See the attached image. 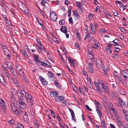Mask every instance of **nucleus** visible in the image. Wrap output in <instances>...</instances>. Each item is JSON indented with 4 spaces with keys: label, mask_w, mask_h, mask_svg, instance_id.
I'll return each mask as SVG.
<instances>
[{
    "label": "nucleus",
    "mask_w": 128,
    "mask_h": 128,
    "mask_svg": "<svg viewBox=\"0 0 128 128\" xmlns=\"http://www.w3.org/2000/svg\"><path fill=\"white\" fill-rule=\"evenodd\" d=\"M24 97L26 98V102L30 106L33 105L34 100L31 94L27 93Z\"/></svg>",
    "instance_id": "1"
},
{
    "label": "nucleus",
    "mask_w": 128,
    "mask_h": 128,
    "mask_svg": "<svg viewBox=\"0 0 128 128\" xmlns=\"http://www.w3.org/2000/svg\"><path fill=\"white\" fill-rule=\"evenodd\" d=\"M57 16L55 12L53 11H50V18L51 20L54 21L56 20Z\"/></svg>",
    "instance_id": "2"
},
{
    "label": "nucleus",
    "mask_w": 128,
    "mask_h": 128,
    "mask_svg": "<svg viewBox=\"0 0 128 128\" xmlns=\"http://www.w3.org/2000/svg\"><path fill=\"white\" fill-rule=\"evenodd\" d=\"M94 43L92 44V48L95 49H98L100 47V44L96 40L94 39Z\"/></svg>",
    "instance_id": "3"
},
{
    "label": "nucleus",
    "mask_w": 128,
    "mask_h": 128,
    "mask_svg": "<svg viewBox=\"0 0 128 128\" xmlns=\"http://www.w3.org/2000/svg\"><path fill=\"white\" fill-rule=\"evenodd\" d=\"M16 94L18 97V99H21V98H23V96H24V93L22 92L19 90L16 91Z\"/></svg>",
    "instance_id": "4"
},
{
    "label": "nucleus",
    "mask_w": 128,
    "mask_h": 128,
    "mask_svg": "<svg viewBox=\"0 0 128 128\" xmlns=\"http://www.w3.org/2000/svg\"><path fill=\"white\" fill-rule=\"evenodd\" d=\"M55 99L56 102H60L64 100V98L63 96H58L57 97H55Z\"/></svg>",
    "instance_id": "5"
},
{
    "label": "nucleus",
    "mask_w": 128,
    "mask_h": 128,
    "mask_svg": "<svg viewBox=\"0 0 128 128\" xmlns=\"http://www.w3.org/2000/svg\"><path fill=\"white\" fill-rule=\"evenodd\" d=\"M93 66V65L92 64L89 63L88 67V69L92 74L94 73V68H92Z\"/></svg>",
    "instance_id": "6"
},
{
    "label": "nucleus",
    "mask_w": 128,
    "mask_h": 128,
    "mask_svg": "<svg viewBox=\"0 0 128 128\" xmlns=\"http://www.w3.org/2000/svg\"><path fill=\"white\" fill-rule=\"evenodd\" d=\"M97 65L98 67L100 68H102L103 66V64L102 63V60L100 59H98L97 60Z\"/></svg>",
    "instance_id": "7"
},
{
    "label": "nucleus",
    "mask_w": 128,
    "mask_h": 128,
    "mask_svg": "<svg viewBox=\"0 0 128 128\" xmlns=\"http://www.w3.org/2000/svg\"><path fill=\"white\" fill-rule=\"evenodd\" d=\"M24 100V98H21V99H18V102L20 104V106H25V104L23 102Z\"/></svg>",
    "instance_id": "8"
},
{
    "label": "nucleus",
    "mask_w": 128,
    "mask_h": 128,
    "mask_svg": "<svg viewBox=\"0 0 128 128\" xmlns=\"http://www.w3.org/2000/svg\"><path fill=\"white\" fill-rule=\"evenodd\" d=\"M10 105L11 108L13 112L17 109V107L15 106L13 102V103L10 102Z\"/></svg>",
    "instance_id": "9"
},
{
    "label": "nucleus",
    "mask_w": 128,
    "mask_h": 128,
    "mask_svg": "<svg viewBox=\"0 0 128 128\" xmlns=\"http://www.w3.org/2000/svg\"><path fill=\"white\" fill-rule=\"evenodd\" d=\"M0 82L2 84H4L6 83L5 78L2 74H0Z\"/></svg>",
    "instance_id": "10"
},
{
    "label": "nucleus",
    "mask_w": 128,
    "mask_h": 128,
    "mask_svg": "<svg viewBox=\"0 0 128 128\" xmlns=\"http://www.w3.org/2000/svg\"><path fill=\"white\" fill-rule=\"evenodd\" d=\"M33 56L34 58V61L35 62H37V64L39 62H40V60L39 59V58L36 55L34 54L33 55Z\"/></svg>",
    "instance_id": "11"
},
{
    "label": "nucleus",
    "mask_w": 128,
    "mask_h": 128,
    "mask_svg": "<svg viewBox=\"0 0 128 128\" xmlns=\"http://www.w3.org/2000/svg\"><path fill=\"white\" fill-rule=\"evenodd\" d=\"M60 30L62 32L65 34H66L68 32L67 28L65 26H63L62 27Z\"/></svg>",
    "instance_id": "12"
},
{
    "label": "nucleus",
    "mask_w": 128,
    "mask_h": 128,
    "mask_svg": "<svg viewBox=\"0 0 128 128\" xmlns=\"http://www.w3.org/2000/svg\"><path fill=\"white\" fill-rule=\"evenodd\" d=\"M118 90L120 91V93L122 95H124L126 93V90L122 88H120Z\"/></svg>",
    "instance_id": "13"
},
{
    "label": "nucleus",
    "mask_w": 128,
    "mask_h": 128,
    "mask_svg": "<svg viewBox=\"0 0 128 128\" xmlns=\"http://www.w3.org/2000/svg\"><path fill=\"white\" fill-rule=\"evenodd\" d=\"M20 88L21 90L20 92H23L24 93V97L26 95V94L28 93V94H29V93L28 92H26L25 90L24 89V88L23 87H21L20 86Z\"/></svg>",
    "instance_id": "14"
},
{
    "label": "nucleus",
    "mask_w": 128,
    "mask_h": 128,
    "mask_svg": "<svg viewBox=\"0 0 128 128\" xmlns=\"http://www.w3.org/2000/svg\"><path fill=\"white\" fill-rule=\"evenodd\" d=\"M36 20L38 22V24L42 26V28L43 26V27H44V26L43 25V22L42 20L38 18H36Z\"/></svg>",
    "instance_id": "15"
},
{
    "label": "nucleus",
    "mask_w": 128,
    "mask_h": 128,
    "mask_svg": "<svg viewBox=\"0 0 128 128\" xmlns=\"http://www.w3.org/2000/svg\"><path fill=\"white\" fill-rule=\"evenodd\" d=\"M0 106L3 107H5L6 105L5 104V102L2 99L0 100Z\"/></svg>",
    "instance_id": "16"
},
{
    "label": "nucleus",
    "mask_w": 128,
    "mask_h": 128,
    "mask_svg": "<svg viewBox=\"0 0 128 128\" xmlns=\"http://www.w3.org/2000/svg\"><path fill=\"white\" fill-rule=\"evenodd\" d=\"M36 48L39 53H41L42 52L41 48H40L38 45H37L36 46Z\"/></svg>",
    "instance_id": "17"
},
{
    "label": "nucleus",
    "mask_w": 128,
    "mask_h": 128,
    "mask_svg": "<svg viewBox=\"0 0 128 128\" xmlns=\"http://www.w3.org/2000/svg\"><path fill=\"white\" fill-rule=\"evenodd\" d=\"M20 5L19 6H20V8H23L24 9H27V8L26 7V6L25 4L22 3V2H20Z\"/></svg>",
    "instance_id": "18"
},
{
    "label": "nucleus",
    "mask_w": 128,
    "mask_h": 128,
    "mask_svg": "<svg viewBox=\"0 0 128 128\" xmlns=\"http://www.w3.org/2000/svg\"><path fill=\"white\" fill-rule=\"evenodd\" d=\"M1 46H2V48L3 49V51L4 52V53H5V52L6 51L7 52H10L9 50H8V49L6 48V47L5 45H1Z\"/></svg>",
    "instance_id": "19"
},
{
    "label": "nucleus",
    "mask_w": 128,
    "mask_h": 128,
    "mask_svg": "<svg viewBox=\"0 0 128 128\" xmlns=\"http://www.w3.org/2000/svg\"><path fill=\"white\" fill-rule=\"evenodd\" d=\"M110 109L113 111L114 114L116 117L118 116V115L117 113V112L114 109L111 108L110 107Z\"/></svg>",
    "instance_id": "20"
},
{
    "label": "nucleus",
    "mask_w": 128,
    "mask_h": 128,
    "mask_svg": "<svg viewBox=\"0 0 128 128\" xmlns=\"http://www.w3.org/2000/svg\"><path fill=\"white\" fill-rule=\"evenodd\" d=\"M48 75L49 78H54L53 74L51 71L48 72Z\"/></svg>",
    "instance_id": "21"
},
{
    "label": "nucleus",
    "mask_w": 128,
    "mask_h": 128,
    "mask_svg": "<svg viewBox=\"0 0 128 128\" xmlns=\"http://www.w3.org/2000/svg\"><path fill=\"white\" fill-rule=\"evenodd\" d=\"M54 84L56 87H60L61 86V84L58 82L57 80H55L54 81Z\"/></svg>",
    "instance_id": "22"
},
{
    "label": "nucleus",
    "mask_w": 128,
    "mask_h": 128,
    "mask_svg": "<svg viewBox=\"0 0 128 128\" xmlns=\"http://www.w3.org/2000/svg\"><path fill=\"white\" fill-rule=\"evenodd\" d=\"M94 103L96 105H97V106H98L100 109H101L100 107L102 108V106L101 104H100L99 102H97L96 100L94 101ZM96 107H97V106H96Z\"/></svg>",
    "instance_id": "23"
},
{
    "label": "nucleus",
    "mask_w": 128,
    "mask_h": 128,
    "mask_svg": "<svg viewBox=\"0 0 128 128\" xmlns=\"http://www.w3.org/2000/svg\"><path fill=\"white\" fill-rule=\"evenodd\" d=\"M76 4L77 6L78 7V8H80V9L82 11V8H81V3L78 2L76 1Z\"/></svg>",
    "instance_id": "24"
},
{
    "label": "nucleus",
    "mask_w": 128,
    "mask_h": 128,
    "mask_svg": "<svg viewBox=\"0 0 128 128\" xmlns=\"http://www.w3.org/2000/svg\"><path fill=\"white\" fill-rule=\"evenodd\" d=\"M38 64L39 66L40 65H42L45 67H46L48 65V64H47L41 61H40V63H38Z\"/></svg>",
    "instance_id": "25"
},
{
    "label": "nucleus",
    "mask_w": 128,
    "mask_h": 128,
    "mask_svg": "<svg viewBox=\"0 0 128 128\" xmlns=\"http://www.w3.org/2000/svg\"><path fill=\"white\" fill-rule=\"evenodd\" d=\"M122 7H123V10H125L126 8L128 7V4H126V5H124L122 3V4H121V5H120Z\"/></svg>",
    "instance_id": "26"
},
{
    "label": "nucleus",
    "mask_w": 128,
    "mask_h": 128,
    "mask_svg": "<svg viewBox=\"0 0 128 128\" xmlns=\"http://www.w3.org/2000/svg\"><path fill=\"white\" fill-rule=\"evenodd\" d=\"M19 74L20 75L21 77L23 76H24V72L22 70V69H21L20 70H19Z\"/></svg>",
    "instance_id": "27"
},
{
    "label": "nucleus",
    "mask_w": 128,
    "mask_h": 128,
    "mask_svg": "<svg viewBox=\"0 0 128 128\" xmlns=\"http://www.w3.org/2000/svg\"><path fill=\"white\" fill-rule=\"evenodd\" d=\"M22 78L23 80L26 83H28V79L26 78V77L24 76H22Z\"/></svg>",
    "instance_id": "28"
},
{
    "label": "nucleus",
    "mask_w": 128,
    "mask_h": 128,
    "mask_svg": "<svg viewBox=\"0 0 128 128\" xmlns=\"http://www.w3.org/2000/svg\"><path fill=\"white\" fill-rule=\"evenodd\" d=\"M94 84L96 90H98L99 88H100V85L99 84H98V83L96 82H94Z\"/></svg>",
    "instance_id": "29"
},
{
    "label": "nucleus",
    "mask_w": 128,
    "mask_h": 128,
    "mask_svg": "<svg viewBox=\"0 0 128 128\" xmlns=\"http://www.w3.org/2000/svg\"><path fill=\"white\" fill-rule=\"evenodd\" d=\"M17 128H24V126L20 123L18 122L17 125Z\"/></svg>",
    "instance_id": "30"
},
{
    "label": "nucleus",
    "mask_w": 128,
    "mask_h": 128,
    "mask_svg": "<svg viewBox=\"0 0 128 128\" xmlns=\"http://www.w3.org/2000/svg\"><path fill=\"white\" fill-rule=\"evenodd\" d=\"M14 83L18 87H19L20 86V84L18 82L17 80H14Z\"/></svg>",
    "instance_id": "31"
},
{
    "label": "nucleus",
    "mask_w": 128,
    "mask_h": 128,
    "mask_svg": "<svg viewBox=\"0 0 128 128\" xmlns=\"http://www.w3.org/2000/svg\"><path fill=\"white\" fill-rule=\"evenodd\" d=\"M105 120H102L101 122V124L103 127L105 128H106V126L105 124L104 121Z\"/></svg>",
    "instance_id": "32"
},
{
    "label": "nucleus",
    "mask_w": 128,
    "mask_h": 128,
    "mask_svg": "<svg viewBox=\"0 0 128 128\" xmlns=\"http://www.w3.org/2000/svg\"><path fill=\"white\" fill-rule=\"evenodd\" d=\"M41 4L43 6H45L46 5L49 6V4L47 3V2H46L45 1H43V2H41Z\"/></svg>",
    "instance_id": "33"
},
{
    "label": "nucleus",
    "mask_w": 128,
    "mask_h": 128,
    "mask_svg": "<svg viewBox=\"0 0 128 128\" xmlns=\"http://www.w3.org/2000/svg\"><path fill=\"white\" fill-rule=\"evenodd\" d=\"M40 13L43 16L44 18H45L46 19L48 18V16L46 14L43 12L42 11L40 12Z\"/></svg>",
    "instance_id": "34"
},
{
    "label": "nucleus",
    "mask_w": 128,
    "mask_h": 128,
    "mask_svg": "<svg viewBox=\"0 0 128 128\" xmlns=\"http://www.w3.org/2000/svg\"><path fill=\"white\" fill-rule=\"evenodd\" d=\"M79 90L80 92V93L82 94H83L84 96V91L82 88H79Z\"/></svg>",
    "instance_id": "35"
},
{
    "label": "nucleus",
    "mask_w": 128,
    "mask_h": 128,
    "mask_svg": "<svg viewBox=\"0 0 128 128\" xmlns=\"http://www.w3.org/2000/svg\"><path fill=\"white\" fill-rule=\"evenodd\" d=\"M22 53L26 57L28 56L25 50H22Z\"/></svg>",
    "instance_id": "36"
},
{
    "label": "nucleus",
    "mask_w": 128,
    "mask_h": 128,
    "mask_svg": "<svg viewBox=\"0 0 128 128\" xmlns=\"http://www.w3.org/2000/svg\"><path fill=\"white\" fill-rule=\"evenodd\" d=\"M90 25L92 31L93 32H95V30L94 29V26L92 24H90Z\"/></svg>",
    "instance_id": "37"
},
{
    "label": "nucleus",
    "mask_w": 128,
    "mask_h": 128,
    "mask_svg": "<svg viewBox=\"0 0 128 128\" xmlns=\"http://www.w3.org/2000/svg\"><path fill=\"white\" fill-rule=\"evenodd\" d=\"M117 72L114 71V76L116 77V78H118V79L120 80V81H121V80L120 79V77H118L119 76L117 74Z\"/></svg>",
    "instance_id": "38"
},
{
    "label": "nucleus",
    "mask_w": 128,
    "mask_h": 128,
    "mask_svg": "<svg viewBox=\"0 0 128 128\" xmlns=\"http://www.w3.org/2000/svg\"><path fill=\"white\" fill-rule=\"evenodd\" d=\"M106 50L108 54H110L112 53L111 49L108 48H106Z\"/></svg>",
    "instance_id": "39"
},
{
    "label": "nucleus",
    "mask_w": 128,
    "mask_h": 128,
    "mask_svg": "<svg viewBox=\"0 0 128 128\" xmlns=\"http://www.w3.org/2000/svg\"><path fill=\"white\" fill-rule=\"evenodd\" d=\"M20 9L23 11V12H24L25 13H26L27 14L29 13V11L28 10V9L27 8V9H24L23 8H20Z\"/></svg>",
    "instance_id": "40"
},
{
    "label": "nucleus",
    "mask_w": 128,
    "mask_h": 128,
    "mask_svg": "<svg viewBox=\"0 0 128 128\" xmlns=\"http://www.w3.org/2000/svg\"><path fill=\"white\" fill-rule=\"evenodd\" d=\"M106 31V30L104 28H101L100 29L99 32L100 33L103 34Z\"/></svg>",
    "instance_id": "41"
},
{
    "label": "nucleus",
    "mask_w": 128,
    "mask_h": 128,
    "mask_svg": "<svg viewBox=\"0 0 128 128\" xmlns=\"http://www.w3.org/2000/svg\"><path fill=\"white\" fill-rule=\"evenodd\" d=\"M14 112L16 114L19 115H20V112L19 111V110H17V109H16V110H15Z\"/></svg>",
    "instance_id": "42"
},
{
    "label": "nucleus",
    "mask_w": 128,
    "mask_h": 128,
    "mask_svg": "<svg viewBox=\"0 0 128 128\" xmlns=\"http://www.w3.org/2000/svg\"><path fill=\"white\" fill-rule=\"evenodd\" d=\"M4 0H0V5L2 7L4 6Z\"/></svg>",
    "instance_id": "43"
},
{
    "label": "nucleus",
    "mask_w": 128,
    "mask_h": 128,
    "mask_svg": "<svg viewBox=\"0 0 128 128\" xmlns=\"http://www.w3.org/2000/svg\"><path fill=\"white\" fill-rule=\"evenodd\" d=\"M59 22L60 25H63L65 23V21L64 20H62L59 21Z\"/></svg>",
    "instance_id": "44"
},
{
    "label": "nucleus",
    "mask_w": 128,
    "mask_h": 128,
    "mask_svg": "<svg viewBox=\"0 0 128 128\" xmlns=\"http://www.w3.org/2000/svg\"><path fill=\"white\" fill-rule=\"evenodd\" d=\"M117 122L118 126H119L120 127L122 126V124L121 123V122L119 120H118Z\"/></svg>",
    "instance_id": "45"
},
{
    "label": "nucleus",
    "mask_w": 128,
    "mask_h": 128,
    "mask_svg": "<svg viewBox=\"0 0 128 128\" xmlns=\"http://www.w3.org/2000/svg\"><path fill=\"white\" fill-rule=\"evenodd\" d=\"M94 16V14L90 13L89 15L88 18L90 20L92 19Z\"/></svg>",
    "instance_id": "46"
},
{
    "label": "nucleus",
    "mask_w": 128,
    "mask_h": 128,
    "mask_svg": "<svg viewBox=\"0 0 128 128\" xmlns=\"http://www.w3.org/2000/svg\"><path fill=\"white\" fill-rule=\"evenodd\" d=\"M14 72L12 74H13L16 77H17L18 76V74L17 73V72L16 70H14Z\"/></svg>",
    "instance_id": "47"
},
{
    "label": "nucleus",
    "mask_w": 128,
    "mask_h": 128,
    "mask_svg": "<svg viewBox=\"0 0 128 128\" xmlns=\"http://www.w3.org/2000/svg\"><path fill=\"white\" fill-rule=\"evenodd\" d=\"M50 110L51 112V114H52V116L54 118L55 117V114L54 112H53L52 110L50 109Z\"/></svg>",
    "instance_id": "48"
},
{
    "label": "nucleus",
    "mask_w": 128,
    "mask_h": 128,
    "mask_svg": "<svg viewBox=\"0 0 128 128\" xmlns=\"http://www.w3.org/2000/svg\"><path fill=\"white\" fill-rule=\"evenodd\" d=\"M69 22L71 24H73V20L72 18V17H70L69 18L68 20Z\"/></svg>",
    "instance_id": "49"
},
{
    "label": "nucleus",
    "mask_w": 128,
    "mask_h": 128,
    "mask_svg": "<svg viewBox=\"0 0 128 128\" xmlns=\"http://www.w3.org/2000/svg\"><path fill=\"white\" fill-rule=\"evenodd\" d=\"M91 82L92 81L91 80H90V83L89 84V86L90 88H92V89H93V85L91 84Z\"/></svg>",
    "instance_id": "50"
},
{
    "label": "nucleus",
    "mask_w": 128,
    "mask_h": 128,
    "mask_svg": "<svg viewBox=\"0 0 128 128\" xmlns=\"http://www.w3.org/2000/svg\"><path fill=\"white\" fill-rule=\"evenodd\" d=\"M71 64H75L76 65H78L77 63L76 62V60L74 59H72V62Z\"/></svg>",
    "instance_id": "51"
},
{
    "label": "nucleus",
    "mask_w": 128,
    "mask_h": 128,
    "mask_svg": "<svg viewBox=\"0 0 128 128\" xmlns=\"http://www.w3.org/2000/svg\"><path fill=\"white\" fill-rule=\"evenodd\" d=\"M120 30L122 32H123L124 33H125L126 32L125 30V29H124V28L121 27L120 28Z\"/></svg>",
    "instance_id": "52"
},
{
    "label": "nucleus",
    "mask_w": 128,
    "mask_h": 128,
    "mask_svg": "<svg viewBox=\"0 0 128 128\" xmlns=\"http://www.w3.org/2000/svg\"><path fill=\"white\" fill-rule=\"evenodd\" d=\"M119 56L117 54H114L112 56L114 58H119Z\"/></svg>",
    "instance_id": "53"
},
{
    "label": "nucleus",
    "mask_w": 128,
    "mask_h": 128,
    "mask_svg": "<svg viewBox=\"0 0 128 128\" xmlns=\"http://www.w3.org/2000/svg\"><path fill=\"white\" fill-rule=\"evenodd\" d=\"M72 9V6H70L68 7V12L69 13H71V9Z\"/></svg>",
    "instance_id": "54"
},
{
    "label": "nucleus",
    "mask_w": 128,
    "mask_h": 128,
    "mask_svg": "<svg viewBox=\"0 0 128 128\" xmlns=\"http://www.w3.org/2000/svg\"><path fill=\"white\" fill-rule=\"evenodd\" d=\"M14 121L13 120H9L8 121V123L10 125H12L13 124V122H14Z\"/></svg>",
    "instance_id": "55"
},
{
    "label": "nucleus",
    "mask_w": 128,
    "mask_h": 128,
    "mask_svg": "<svg viewBox=\"0 0 128 128\" xmlns=\"http://www.w3.org/2000/svg\"><path fill=\"white\" fill-rule=\"evenodd\" d=\"M56 93V92H50V94L51 96H53L54 97L55 96V94Z\"/></svg>",
    "instance_id": "56"
},
{
    "label": "nucleus",
    "mask_w": 128,
    "mask_h": 128,
    "mask_svg": "<svg viewBox=\"0 0 128 128\" xmlns=\"http://www.w3.org/2000/svg\"><path fill=\"white\" fill-rule=\"evenodd\" d=\"M114 16H117L118 17H119V16H118V13L116 11L114 12Z\"/></svg>",
    "instance_id": "57"
},
{
    "label": "nucleus",
    "mask_w": 128,
    "mask_h": 128,
    "mask_svg": "<svg viewBox=\"0 0 128 128\" xmlns=\"http://www.w3.org/2000/svg\"><path fill=\"white\" fill-rule=\"evenodd\" d=\"M86 108L88 110L90 111H92V109H90V108L89 106L87 105H86L85 106Z\"/></svg>",
    "instance_id": "58"
},
{
    "label": "nucleus",
    "mask_w": 128,
    "mask_h": 128,
    "mask_svg": "<svg viewBox=\"0 0 128 128\" xmlns=\"http://www.w3.org/2000/svg\"><path fill=\"white\" fill-rule=\"evenodd\" d=\"M63 47V49H62V51L65 54H66L67 53L66 51V49L64 48V46H62V48Z\"/></svg>",
    "instance_id": "59"
},
{
    "label": "nucleus",
    "mask_w": 128,
    "mask_h": 128,
    "mask_svg": "<svg viewBox=\"0 0 128 128\" xmlns=\"http://www.w3.org/2000/svg\"><path fill=\"white\" fill-rule=\"evenodd\" d=\"M118 42V39L117 38H116L112 42H113L115 44H117V42Z\"/></svg>",
    "instance_id": "60"
},
{
    "label": "nucleus",
    "mask_w": 128,
    "mask_h": 128,
    "mask_svg": "<svg viewBox=\"0 0 128 128\" xmlns=\"http://www.w3.org/2000/svg\"><path fill=\"white\" fill-rule=\"evenodd\" d=\"M118 100L120 103H122L123 102V101L122 98H118Z\"/></svg>",
    "instance_id": "61"
},
{
    "label": "nucleus",
    "mask_w": 128,
    "mask_h": 128,
    "mask_svg": "<svg viewBox=\"0 0 128 128\" xmlns=\"http://www.w3.org/2000/svg\"><path fill=\"white\" fill-rule=\"evenodd\" d=\"M74 16H75V17L76 18V19H79L80 18V16L78 13V14H76Z\"/></svg>",
    "instance_id": "62"
},
{
    "label": "nucleus",
    "mask_w": 128,
    "mask_h": 128,
    "mask_svg": "<svg viewBox=\"0 0 128 128\" xmlns=\"http://www.w3.org/2000/svg\"><path fill=\"white\" fill-rule=\"evenodd\" d=\"M42 84L44 85H47L48 84V82L44 80L42 82Z\"/></svg>",
    "instance_id": "63"
},
{
    "label": "nucleus",
    "mask_w": 128,
    "mask_h": 128,
    "mask_svg": "<svg viewBox=\"0 0 128 128\" xmlns=\"http://www.w3.org/2000/svg\"><path fill=\"white\" fill-rule=\"evenodd\" d=\"M10 11L12 12L14 16H16L15 15L16 12L13 9H11Z\"/></svg>",
    "instance_id": "64"
}]
</instances>
